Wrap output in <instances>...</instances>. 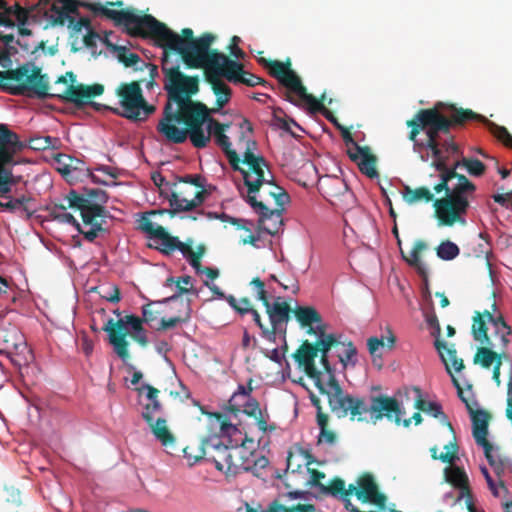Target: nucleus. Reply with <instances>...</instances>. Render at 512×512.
<instances>
[{"label":"nucleus","instance_id":"obj_15","mask_svg":"<svg viewBox=\"0 0 512 512\" xmlns=\"http://www.w3.org/2000/svg\"><path fill=\"white\" fill-rule=\"evenodd\" d=\"M308 492L295 490L280 493L266 508L246 504V512H319L310 502Z\"/></svg>","mask_w":512,"mask_h":512},{"label":"nucleus","instance_id":"obj_2","mask_svg":"<svg viewBox=\"0 0 512 512\" xmlns=\"http://www.w3.org/2000/svg\"><path fill=\"white\" fill-rule=\"evenodd\" d=\"M164 89L167 101L156 127L163 139L172 144H182L189 139L195 148H204L213 135L231 167L239 169L240 157L231 148L229 137L225 134L229 124L220 123L211 116L216 113L215 109L192 99L199 91L198 76H188L177 67L164 65Z\"/></svg>","mask_w":512,"mask_h":512},{"label":"nucleus","instance_id":"obj_47","mask_svg":"<svg viewBox=\"0 0 512 512\" xmlns=\"http://www.w3.org/2000/svg\"><path fill=\"white\" fill-rule=\"evenodd\" d=\"M30 201V197L21 196L19 198L10 199L7 202H0V207L10 212H14L17 209L22 208V210L26 212L27 216L30 217L33 213V211L28 207V203Z\"/></svg>","mask_w":512,"mask_h":512},{"label":"nucleus","instance_id":"obj_36","mask_svg":"<svg viewBox=\"0 0 512 512\" xmlns=\"http://www.w3.org/2000/svg\"><path fill=\"white\" fill-rule=\"evenodd\" d=\"M396 343V337L393 334V332L388 329V337L387 342L384 341V338H378V337H370L367 340V348L370 353V355L373 357V363L377 364V357L381 359L382 353L380 352L381 349H383L385 346H387L389 349H392L395 346Z\"/></svg>","mask_w":512,"mask_h":512},{"label":"nucleus","instance_id":"obj_3","mask_svg":"<svg viewBox=\"0 0 512 512\" xmlns=\"http://www.w3.org/2000/svg\"><path fill=\"white\" fill-rule=\"evenodd\" d=\"M294 316L302 328H307V334L316 335L314 342L316 356L320 353V363L323 367L325 390L328 404L333 413L339 418L350 416L351 420L371 422L376 424L383 416L390 417L391 413L398 411V401L387 395L372 396L370 404L359 397L345 394L335 376V369L329 362L328 353L333 347L340 345L336 334L327 333V325L323 322L320 313L312 306H298L293 310Z\"/></svg>","mask_w":512,"mask_h":512},{"label":"nucleus","instance_id":"obj_54","mask_svg":"<svg viewBox=\"0 0 512 512\" xmlns=\"http://www.w3.org/2000/svg\"><path fill=\"white\" fill-rule=\"evenodd\" d=\"M337 128L340 130L341 137L347 146V154L350 156V153L353 151H357V148H362L363 146H360L352 137L351 132L348 128L341 126L340 124H337Z\"/></svg>","mask_w":512,"mask_h":512},{"label":"nucleus","instance_id":"obj_45","mask_svg":"<svg viewBox=\"0 0 512 512\" xmlns=\"http://www.w3.org/2000/svg\"><path fill=\"white\" fill-rule=\"evenodd\" d=\"M343 346V352L338 354V358L343 368L345 369L348 365L355 366L357 363V349L351 341L341 342Z\"/></svg>","mask_w":512,"mask_h":512},{"label":"nucleus","instance_id":"obj_8","mask_svg":"<svg viewBox=\"0 0 512 512\" xmlns=\"http://www.w3.org/2000/svg\"><path fill=\"white\" fill-rule=\"evenodd\" d=\"M240 137L238 145L244 144L243 158H240L239 169L235 171L241 172L244 184L248 188V196H255L256 192L266 182L264 169H268V163L261 155H256L254 151L257 149V142L251 138L253 126L251 122L244 118L240 125Z\"/></svg>","mask_w":512,"mask_h":512},{"label":"nucleus","instance_id":"obj_21","mask_svg":"<svg viewBox=\"0 0 512 512\" xmlns=\"http://www.w3.org/2000/svg\"><path fill=\"white\" fill-rule=\"evenodd\" d=\"M90 3H80L77 0H55V3L51 6V10L56 14V17L53 18L52 23L54 25H64L67 20H69L70 14H78V7L79 5H82L83 7L87 8L89 11H91L87 5ZM94 4H100V2H95ZM102 5V3H101ZM104 6V4H103ZM122 7L123 2L122 1H116V2H107L105 4V7L108 9H111L110 7Z\"/></svg>","mask_w":512,"mask_h":512},{"label":"nucleus","instance_id":"obj_5","mask_svg":"<svg viewBox=\"0 0 512 512\" xmlns=\"http://www.w3.org/2000/svg\"><path fill=\"white\" fill-rule=\"evenodd\" d=\"M64 200L67 205L51 201L46 207L49 216L60 223L74 226L87 241L93 242L99 232L104 231L106 209L73 189L65 195Z\"/></svg>","mask_w":512,"mask_h":512},{"label":"nucleus","instance_id":"obj_14","mask_svg":"<svg viewBox=\"0 0 512 512\" xmlns=\"http://www.w3.org/2000/svg\"><path fill=\"white\" fill-rule=\"evenodd\" d=\"M307 471L310 474L309 480L307 481L309 486L318 488L319 492L324 495H331L340 499L344 503L346 510L358 512V507L352 503L351 497L353 495L356 497V493L360 487V475L356 479L355 484H350L346 487L345 481L339 477H334L325 485L322 483V480L326 477L324 472L309 467Z\"/></svg>","mask_w":512,"mask_h":512},{"label":"nucleus","instance_id":"obj_28","mask_svg":"<svg viewBox=\"0 0 512 512\" xmlns=\"http://www.w3.org/2000/svg\"><path fill=\"white\" fill-rule=\"evenodd\" d=\"M205 80L210 84L213 93L216 96V112L224 107L231 99V88L219 77L213 74L212 69L205 70Z\"/></svg>","mask_w":512,"mask_h":512},{"label":"nucleus","instance_id":"obj_32","mask_svg":"<svg viewBox=\"0 0 512 512\" xmlns=\"http://www.w3.org/2000/svg\"><path fill=\"white\" fill-rule=\"evenodd\" d=\"M136 390L139 394H141L144 390L147 391L146 398L149 402L143 406L141 415L145 422H152L154 414L162 410V404L158 399L160 391L149 384H144L141 387L136 388Z\"/></svg>","mask_w":512,"mask_h":512},{"label":"nucleus","instance_id":"obj_64","mask_svg":"<svg viewBox=\"0 0 512 512\" xmlns=\"http://www.w3.org/2000/svg\"><path fill=\"white\" fill-rule=\"evenodd\" d=\"M103 297L109 302L117 303L121 299L120 289L117 286H112Z\"/></svg>","mask_w":512,"mask_h":512},{"label":"nucleus","instance_id":"obj_35","mask_svg":"<svg viewBox=\"0 0 512 512\" xmlns=\"http://www.w3.org/2000/svg\"><path fill=\"white\" fill-rule=\"evenodd\" d=\"M146 423L149 425L155 438L164 447H170L175 444V436L169 430L166 419L160 417L157 420H154V418H152V422Z\"/></svg>","mask_w":512,"mask_h":512},{"label":"nucleus","instance_id":"obj_23","mask_svg":"<svg viewBox=\"0 0 512 512\" xmlns=\"http://www.w3.org/2000/svg\"><path fill=\"white\" fill-rule=\"evenodd\" d=\"M485 346L479 347L474 355V364H479L485 369H489L497 360H501L505 356L507 344L504 340L497 342L490 341L483 343Z\"/></svg>","mask_w":512,"mask_h":512},{"label":"nucleus","instance_id":"obj_16","mask_svg":"<svg viewBox=\"0 0 512 512\" xmlns=\"http://www.w3.org/2000/svg\"><path fill=\"white\" fill-rule=\"evenodd\" d=\"M205 70L212 69L213 74L225 78L228 82L238 84L244 73V66L216 49H212L203 63Z\"/></svg>","mask_w":512,"mask_h":512},{"label":"nucleus","instance_id":"obj_20","mask_svg":"<svg viewBox=\"0 0 512 512\" xmlns=\"http://www.w3.org/2000/svg\"><path fill=\"white\" fill-rule=\"evenodd\" d=\"M125 321L126 316L117 321L110 318L103 327V330L108 333L109 342L114 347L115 353L124 361L130 357L128 351L129 343L126 339L128 325Z\"/></svg>","mask_w":512,"mask_h":512},{"label":"nucleus","instance_id":"obj_58","mask_svg":"<svg viewBox=\"0 0 512 512\" xmlns=\"http://www.w3.org/2000/svg\"><path fill=\"white\" fill-rule=\"evenodd\" d=\"M69 23V27L76 33L81 32L83 28L88 30L91 29V22L87 17H82L79 20H75L74 17H69L67 20Z\"/></svg>","mask_w":512,"mask_h":512},{"label":"nucleus","instance_id":"obj_62","mask_svg":"<svg viewBox=\"0 0 512 512\" xmlns=\"http://www.w3.org/2000/svg\"><path fill=\"white\" fill-rule=\"evenodd\" d=\"M157 314L158 312L152 309V303L146 304L142 307V319L144 320V322L148 324H151L152 322L157 320Z\"/></svg>","mask_w":512,"mask_h":512},{"label":"nucleus","instance_id":"obj_18","mask_svg":"<svg viewBox=\"0 0 512 512\" xmlns=\"http://www.w3.org/2000/svg\"><path fill=\"white\" fill-rule=\"evenodd\" d=\"M247 202L259 215L258 228L269 235H276L283 225L282 212L284 207L269 208L263 200H257L256 196L247 197Z\"/></svg>","mask_w":512,"mask_h":512},{"label":"nucleus","instance_id":"obj_19","mask_svg":"<svg viewBox=\"0 0 512 512\" xmlns=\"http://www.w3.org/2000/svg\"><path fill=\"white\" fill-rule=\"evenodd\" d=\"M230 451L231 447L224 445L220 438L216 436L206 438L201 442V455L196 456L195 460L208 457V459L214 462L217 470L227 473Z\"/></svg>","mask_w":512,"mask_h":512},{"label":"nucleus","instance_id":"obj_39","mask_svg":"<svg viewBox=\"0 0 512 512\" xmlns=\"http://www.w3.org/2000/svg\"><path fill=\"white\" fill-rule=\"evenodd\" d=\"M487 318L483 313L476 312L473 317L472 334L476 341L483 343L493 341L487 334Z\"/></svg>","mask_w":512,"mask_h":512},{"label":"nucleus","instance_id":"obj_30","mask_svg":"<svg viewBox=\"0 0 512 512\" xmlns=\"http://www.w3.org/2000/svg\"><path fill=\"white\" fill-rule=\"evenodd\" d=\"M320 185L323 194L329 201L352 196L347 183L342 178L326 177Z\"/></svg>","mask_w":512,"mask_h":512},{"label":"nucleus","instance_id":"obj_55","mask_svg":"<svg viewBox=\"0 0 512 512\" xmlns=\"http://www.w3.org/2000/svg\"><path fill=\"white\" fill-rule=\"evenodd\" d=\"M210 418L216 420L221 433H228L230 429L236 430V427L230 423L228 417L221 412L208 413Z\"/></svg>","mask_w":512,"mask_h":512},{"label":"nucleus","instance_id":"obj_25","mask_svg":"<svg viewBox=\"0 0 512 512\" xmlns=\"http://www.w3.org/2000/svg\"><path fill=\"white\" fill-rule=\"evenodd\" d=\"M349 158L351 161L357 164L360 172L369 178L378 177V171L376 169L377 158L371 152L369 146H363L357 148V151L350 153Z\"/></svg>","mask_w":512,"mask_h":512},{"label":"nucleus","instance_id":"obj_60","mask_svg":"<svg viewBox=\"0 0 512 512\" xmlns=\"http://www.w3.org/2000/svg\"><path fill=\"white\" fill-rule=\"evenodd\" d=\"M80 165H83L81 161L69 158V163L64 164L63 167L59 168L58 170L63 176L68 177L73 172L81 170Z\"/></svg>","mask_w":512,"mask_h":512},{"label":"nucleus","instance_id":"obj_44","mask_svg":"<svg viewBox=\"0 0 512 512\" xmlns=\"http://www.w3.org/2000/svg\"><path fill=\"white\" fill-rule=\"evenodd\" d=\"M191 284V277L190 276H183L175 280L173 277L167 278L165 282V286L171 287L175 285L176 287V293L164 300V302H169L177 299L180 295L188 293L190 291L189 288L186 287V285Z\"/></svg>","mask_w":512,"mask_h":512},{"label":"nucleus","instance_id":"obj_29","mask_svg":"<svg viewBox=\"0 0 512 512\" xmlns=\"http://www.w3.org/2000/svg\"><path fill=\"white\" fill-rule=\"evenodd\" d=\"M417 393V398L415 399L414 407L419 411L429 413L434 418L440 420V422L448 427V429L454 434V429L452 424L450 423L447 415L443 412L442 406L437 402L426 401L422 398L421 390L418 387L414 388Z\"/></svg>","mask_w":512,"mask_h":512},{"label":"nucleus","instance_id":"obj_13","mask_svg":"<svg viewBox=\"0 0 512 512\" xmlns=\"http://www.w3.org/2000/svg\"><path fill=\"white\" fill-rule=\"evenodd\" d=\"M119 98V104L123 117L133 121H144L155 111L153 105H149L142 93L140 81L121 83L115 91Z\"/></svg>","mask_w":512,"mask_h":512},{"label":"nucleus","instance_id":"obj_10","mask_svg":"<svg viewBox=\"0 0 512 512\" xmlns=\"http://www.w3.org/2000/svg\"><path fill=\"white\" fill-rule=\"evenodd\" d=\"M166 186L170 190V195H167L171 210V216L179 212H186L200 206L206 196L207 190L202 183L200 175H187L178 178L177 182H166Z\"/></svg>","mask_w":512,"mask_h":512},{"label":"nucleus","instance_id":"obj_37","mask_svg":"<svg viewBox=\"0 0 512 512\" xmlns=\"http://www.w3.org/2000/svg\"><path fill=\"white\" fill-rule=\"evenodd\" d=\"M484 315L487 318V321L491 323L495 328V336L497 337L498 341L504 340L505 344H509V339L507 338L511 333V327L507 325L504 318L499 316H494L492 313H490L488 310L484 311Z\"/></svg>","mask_w":512,"mask_h":512},{"label":"nucleus","instance_id":"obj_17","mask_svg":"<svg viewBox=\"0 0 512 512\" xmlns=\"http://www.w3.org/2000/svg\"><path fill=\"white\" fill-rule=\"evenodd\" d=\"M316 357L315 344L311 343L309 340H304L293 354V358L298 366L314 381L319 392L323 394V392H326L325 379L323 378V373L319 371L315 365Z\"/></svg>","mask_w":512,"mask_h":512},{"label":"nucleus","instance_id":"obj_57","mask_svg":"<svg viewBox=\"0 0 512 512\" xmlns=\"http://www.w3.org/2000/svg\"><path fill=\"white\" fill-rule=\"evenodd\" d=\"M238 84H243L248 87H254L256 85H264L265 80L262 78L244 70L243 75L241 76L240 80L238 81Z\"/></svg>","mask_w":512,"mask_h":512},{"label":"nucleus","instance_id":"obj_49","mask_svg":"<svg viewBox=\"0 0 512 512\" xmlns=\"http://www.w3.org/2000/svg\"><path fill=\"white\" fill-rule=\"evenodd\" d=\"M403 411L398 404V411L391 413L390 417L385 416L388 420L394 421L396 425L402 424L404 427H409L411 422L414 421L415 425H420L423 418L419 412L413 414L411 418L402 420Z\"/></svg>","mask_w":512,"mask_h":512},{"label":"nucleus","instance_id":"obj_6","mask_svg":"<svg viewBox=\"0 0 512 512\" xmlns=\"http://www.w3.org/2000/svg\"><path fill=\"white\" fill-rule=\"evenodd\" d=\"M139 228L145 232L152 240L148 244L149 248L156 249L163 255L169 256L178 250L187 259L189 264L195 269L196 273H204L209 279L214 280L219 276V271L211 267H202L201 258L205 254L206 248L203 244L197 246V250L192 249V239L181 242L177 236H172L161 225H155L148 215H143L139 220Z\"/></svg>","mask_w":512,"mask_h":512},{"label":"nucleus","instance_id":"obj_31","mask_svg":"<svg viewBox=\"0 0 512 512\" xmlns=\"http://www.w3.org/2000/svg\"><path fill=\"white\" fill-rule=\"evenodd\" d=\"M445 481L460 490V497L470 496L469 479L465 471L459 466L451 464L444 469Z\"/></svg>","mask_w":512,"mask_h":512},{"label":"nucleus","instance_id":"obj_56","mask_svg":"<svg viewBox=\"0 0 512 512\" xmlns=\"http://www.w3.org/2000/svg\"><path fill=\"white\" fill-rule=\"evenodd\" d=\"M499 193L493 194L492 198L493 200L501 205L502 207H505L507 209H512V190L508 192H504L503 187L498 189Z\"/></svg>","mask_w":512,"mask_h":512},{"label":"nucleus","instance_id":"obj_7","mask_svg":"<svg viewBox=\"0 0 512 512\" xmlns=\"http://www.w3.org/2000/svg\"><path fill=\"white\" fill-rule=\"evenodd\" d=\"M0 89L11 95L48 96L49 80L41 68L32 63H24L16 69L0 71Z\"/></svg>","mask_w":512,"mask_h":512},{"label":"nucleus","instance_id":"obj_40","mask_svg":"<svg viewBox=\"0 0 512 512\" xmlns=\"http://www.w3.org/2000/svg\"><path fill=\"white\" fill-rule=\"evenodd\" d=\"M329 416L327 414H321L317 417V425L319 426L320 433L318 436V443H326L334 445L337 441V435L334 431L328 428Z\"/></svg>","mask_w":512,"mask_h":512},{"label":"nucleus","instance_id":"obj_26","mask_svg":"<svg viewBox=\"0 0 512 512\" xmlns=\"http://www.w3.org/2000/svg\"><path fill=\"white\" fill-rule=\"evenodd\" d=\"M403 200L409 204L414 205L417 203H430L433 202V207L436 210L435 202L439 200L440 198L435 199L434 193L426 186H419L416 188H411L408 185H405L402 192ZM435 217L438 221L439 226H451L447 224H442L437 216V212L435 211Z\"/></svg>","mask_w":512,"mask_h":512},{"label":"nucleus","instance_id":"obj_9","mask_svg":"<svg viewBox=\"0 0 512 512\" xmlns=\"http://www.w3.org/2000/svg\"><path fill=\"white\" fill-rule=\"evenodd\" d=\"M259 62L269 70V74L276 78L290 92L296 94L300 100L306 102L311 113L320 112L327 120L337 126V120L330 110L312 94L307 93L300 77L291 69V60L287 58L285 62L278 60L260 59Z\"/></svg>","mask_w":512,"mask_h":512},{"label":"nucleus","instance_id":"obj_12","mask_svg":"<svg viewBox=\"0 0 512 512\" xmlns=\"http://www.w3.org/2000/svg\"><path fill=\"white\" fill-rule=\"evenodd\" d=\"M434 346L436 350L438 351L440 358L442 362L445 365L447 373L451 376L452 382L454 386L457 388V393L459 398L466 404L467 409L469 410L471 414L472 419V428L473 427H488L489 421L491 419V415L489 412L485 410H477L474 411L469 403V401L464 397L463 390L458 382V380L455 378L453 371L460 372L464 369V362L461 358L457 357V351L454 347V345H451L450 347L447 346V343L439 337L436 338L434 342Z\"/></svg>","mask_w":512,"mask_h":512},{"label":"nucleus","instance_id":"obj_50","mask_svg":"<svg viewBox=\"0 0 512 512\" xmlns=\"http://www.w3.org/2000/svg\"><path fill=\"white\" fill-rule=\"evenodd\" d=\"M226 300L228 304L241 315L250 313L254 309L250 299L247 297L237 300L234 296L229 295L226 297Z\"/></svg>","mask_w":512,"mask_h":512},{"label":"nucleus","instance_id":"obj_1","mask_svg":"<svg viewBox=\"0 0 512 512\" xmlns=\"http://www.w3.org/2000/svg\"><path fill=\"white\" fill-rule=\"evenodd\" d=\"M470 121H486L485 117L471 109L459 108L455 104L436 103L432 108L420 109L411 120L406 122L411 128L409 140L414 143V151L426 148L431 150V166L439 179L433 185L436 194L445 193V197L435 202L437 216L442 224H464L462 217L469 208L468 193L476 186L462 174L455 172V167H448L447 154L458 152V146L450 134L451 129L463 127ZM430 177H434L431 174Z\"/></svg>","mask_w":512,"mask_h":512},{"label":"nucleus","instance_id":"obj_48","mask_svg":"<svg viewBox=\"0 0 512 512\" xmlns=\"http://www.w3.org/2000/svg\"><path fill=\"white\" fill-rule=\"evenodd\" d=\"M436 252L440 259L449 261L456 258L459 255L460 250L455 243L446 240L440 243L436 249Z\"/></svg>","mask_w":512,"mask_h":512},{"label":"nucleus","instance_id":"obj_61","mask_svg":"<svg viewBox=\"0 0 512 512\" xmlns=\"http://www.w3.org/2000/svg\"><path fill=\"white\" fill-rule=\"evenodd\" d=\"M241 39L238 36H233L231 38L230 44H229V52L230 55L233 56L236 59H240L244 57V52L241 48H239V43Z\"/></svg>","mask_w":512,"mask_h":512},{"label":"nucleus","instance_id":"obj_63","mask_svg":"<svg viewBox=\"0 0 512 512\" xmlns=\"http://www.w3.org/2000/svg\"><path fill=\"white\" fill-rule=\"evenodd\" d=\"M125 322H127V325H129L131 327V329L133 330V333L139 332L144 329L143 325H142L144 320L139 318L138 316L126 315Z\"/></svg>","mask_w":512,"mask_h":512},{"label":"nucleus","instance_id":"obj_38","mask_svg":"<svg viewBox=\"0 0 512 512\" xmlns=\"http://www.w3.org/2000/svg\"><path fill=\"white\" fill-rule=\"evenodd\" d=\"M488 427H473V437L476 443L484 449L485 457L491 466H495L492 455L493 446L487 439Z\"/></svg>","mask_w":512,"mask_h":512},{"label":"nucleus","instance_id":"obj_22","mask_svg":"<svg viewBox=\"0 0 512 512\" xmlns=\"http://www.w3.org/2000/svg\"><path fill=\"white\" fill-rule=\"evenodd\" d=\"M104 92V86L102 84L83 85V84H70L67 86L65 92L60 97L67 101L75 104L76 106H82L88 103L92 98L102 95Z\"/></svg>","mask_w":512,"mask_h":512},{"label":"nucleus","instance_id":"obj_34","mask_svg":"<svg viewBox=\"0 0 512 512\" xmlns=\"http://www.w3.org/2000/svg\"><path fill=\"white\" fill-rule=\"evenodd\" d=\"M258 193L260 200H263L264 204L268 201V196L274 200L276 207H284L290 199L288 193L282 187L273 183L272 177L270 179L266 178V182Z\"/></svg>","mask_w":512,"mask_h":512},{"label":"nucleus","instance_id":"obj_46","mask_svg":"<svg viewBox=\"0 0 512 512\" xmlns=\"http://www.w3.org/2000/svg\"><path fill=\"white\" fill-rule=\"evenodd\" d=\"M463 166L467 169L470 175L472 176H481L485 172V165L476 158H463L461 161H457L451 167H455V170Z\"/></svg>","mask_w":512,"mask_h":512},{"label":"nucleus","instance_id":"obj_27","mask_svg":"<svg viewBox=\"0 0 512 512\" xmlns=\"http://www.w3.org/2000/svg\"><path fill=\"white\" fill-rule=\"evenodd\" d=\"M24 147L18 135L9 130L7 125L0 124V160L10 161L12 153Z\"/></svg>","mask_w":512,"mask_h":512},{"label":"nucleus","instance_id":"obj_4","mask_svg":"<svg viewBox=\"0 0 512 512\" xmlns=\"http://www.w3.org/2000/svg\"><path fill=\"white\" fill-rule=\"evenodd\" d=\"M87 7L94 16L112 20L116 26H123L130 36L154 40L156 45L163 49V73L164 65L168 68L177 67L180 71L179 65L170 63L169 51L178 53L187 68H202L216 39V36L209 32L195 38L190 28L182 29L180 36L152 15H140L133 8L116 10L108 9L101 4H89Z\"/></svg>","mask_w":512,"mask_h":512},{"label":"nucleus","instance_id":"obj_59","mask_svg":"<svg viewBox=\"0 0 512 512\" xmlns=\"http://www.w3.org/2000/svg\"><path fill=\"white\" fill-rule=\"evenodd\" d=\"M186 319L180 316L171 317L169 319L162 318L159 322V326L156 328L157 331L167 330L170 328H174L180 323L185 322Z\"/></svg>","mask_w":512,"mask_h":512},{"label":"nucleus","instance_id":"obj_43","mask_svg":"<svg viewBox=\"0 0 512 512\" xmlns=\"http://www.w3.org/2000/svg\"><path fill=\"white\" fill-rule=\"evenodd\" d=\"M251 383H252V379L249 380L247 387L244 385H239L237 388V391L234 392V394L230 398L228 410L230 412H232L234 415H237L240 412L239 407L241 406V403H239V399L240 398H247V399L251 398L250 397V394L252 392Z\"/></svg>","mask_w":512,"mask_h":512},{"label":"nucleus","instance_id":"obj_11","mask_svg":"<svg viewBox=\"0 0 512 512\" xmlns=\"http://www.w3.org/2000/svg\"><path fill=\"white\" fill-rule=\"evenodd\" d=\"M250 285L256 289V298L262 302L269 316L271 327L269 331H265L266 336L269 337V342L275 343L277 334H282L285 338L286 324L290 320V313L292 312L289 303L281 297H277L271 303L265 290V283L259 277L253 278Z\"/></svg>","mask_w":512,"mask_h":512},{"label":"nucleus","instance_id":"obj_52","mask_svg":"<svg viewBox=\"0 0 512 512\" xmlns=\"http://www.w3.org/2000/svg\"><path fill=\"white\" fill-rule=\"evenodd\" d=\"M118 59L126 67H132L141 62L138 54L130 52L125 47H118Z\"/></svg>","mask_w":512,"mask_h":512},{"label":"nucleus","instance_id":"obj_42","mask_svg":"<svg viewBox=\"0 0 512 512\" xmlns=\"http://www.w3.org/2000/svg\"><path fill=\"white\" fill-rule=\"evenodd\" d=\"M444 448L446 449V452L438 455L437 447H432L430 449L431 457L435 460L439 459L443 463L453 464L458 459V445L456 443L455 437L453 438V441L445 445Z\"/></svg>","mask_w":512,"mask_h":512},{"label":"nucleus","instance_id":"obj_33","mask_svg":"<svg viewBox=\"0 0 512 512\" xmlns=\"http://www.w3.org/2000/svg\"><path fill=\"white\" fill-rule=\"evenodd\" d=\"M245 413L249 417H253L256 420V424L262 432L273 431L276 429L275 424L268 425L267 420L269 415L267 412H263L260 408L259 402L254 398H248L241 404Z\"/></svg>","mask_w":512,"mask_h":512},{"label":"nucleus","instance_id":"obj_24","mask_svg":"<svg viewBox=\"0 0 512 512\" xmlns=\"http://www.w3.org/2000/svg\"><path fill=\"white\" fill-rule=\"evenodd\" d=\"M230 453L227 474L237 475L252 470L253 451L247 449L244 443L231 446Z\"/></svg>","mask_w":512,"mask_h":512},{"label":"nucleus","instance_id":"obj_53","mask_svg":"<svg viewBox=\"0 0 512 512\" xmlns=\"http://www.w3.org/2000/svg\"><path fill=\"white\" fill-rule=\"evenodd\" d=\"M490 130L497 139L512 149V135L505 127L498 126L495 123H490Z\"/></svg>","mask_w":512,"mask_h":512},{"label":"nucleus","instance_id":"obj_51","mask_svg":"<svg viewBox=\"0 0 512 512\" xmlns=\"http://www.w3.org/2000/svg\"><path fill=\"white\" fill-rule=\"evenodd\" d=\"M32 10L33 8L26 9L23 8L19 3H15L11 6L10 10H7V13L15 16L18 25L25 26L28 23V19Z\"/></svg>","mask_w":512,"mask_h":512},{"label":"nucleus","instance_id":"obj_41","mask_svg":"<svg viewBox=\"0 0 512 512\" xmlns=\"http://www.w3.org/2000/svg\"><path fill=\"white\" fill-rule=\"evenodd\" d=\"M426 249V244L425 242L423 241H417L411 252H410V256L409 257H404V259L406 260V262L415 267L418 271L419 274L421 275H425L426 274V267L425 265L423 264V262L421 261L420 259V254L423 250Z\"/></svg>","mask_w":512,"mask_h":512}]
</instances>
